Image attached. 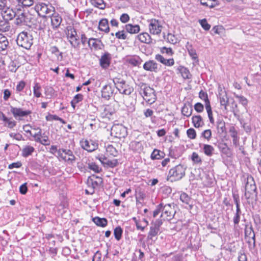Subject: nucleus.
<instances>
[{
  "label": "nucleus",
  "mask_w": 261,
  "mask_h": 261,
  "mask_svg": "<svg viewBox=\"0 0 261 261\" xmlns=\"http://www.w3.org/2000/svg\"><path fill=\"white\" fill-rule=\"evenodd\" d=\"M111 55L108 52L105 53L101 56L99 59V64L100 67L104 69L108 68L111 64Z\"/></svg>",
  "instance_id": "nucleus-15"
},
{
  "label": "nucleus",
  "mask_w": 261,
  "mask_h": 261,
  "mask_svg": "<svg viewBox=\"0 0 261 261\" xmlns=\"http://www.w3.org/2000/svg\"><path fill=\"white\" fill-rule=\"evenodd\" d=\"M51 26L53 27V29H58L62 21V18L61 16L59 14H51Z\"/></svg>",
  "instance_id": "nucleus-19"
},
{
  "label": "nucleus",
  "mask_w": 261,
  "mask_h": 261,
  "mask_svg": "<svg viewBox=\"0 0 261 261\" xmlns=\"http://www.w3.org/2000/svg\"><path fill=\"white\" fill-rule=\"evenodd\" d=\"M217 127L219 133H222L225 131V123L222 120H218L217 121Z\"/></svg>",
  "instance_id": "nucleus-37"
},
{
  "label": "nucleus",
  "mask_w": 261,
  "mask_h": 261,
  "mask_svg": "<svg viewBox=\"0 0 261 261\" xmlns=\"http://www.w3.org/2000/svg\"><path fill=\"white\" fill-rule=\"evenodd\" d=\"M34 9L39 16L45 17L46 15L51 13L53 11L54 8L50 5H46L43 3H40L35 5Z\"/></svg>",
  "instance_id": "nucleus-8"
},
{
  "label": "nucleus",
  "mask_w": 261,
  "mask_h": 261,
  "mask_svg": "<svg viewBox=\"0 0 261 261\" xmlns=\"http://www.w3.org/2000/svg\"><path fill=\"white\" fill-rule=\"evenodd\" d=\"M140 93L143 94L144 99L150 105L154 103L156 99L155 90L146 84L142 83L141 84Z\"/></svg>",
  "instance_id": "nucleus-1"
},
{
  "label": "nucleus",
  "mask_w": 261,
  "mask_h": 261,
  "mask_svg": "<svg viewBox=\"0 0 261 261\" xmlns=\"http://www.w3.org/2000/svg\"><path fill=\"white\" fill-rule=\"evenodd\" d=\"M36 131L37 132L34 134L32 133V135L31 136L33 137L34 141L37 142V141H40V138L42 137V130L40 127H37L36 128Z\"/></svg>",
  "instance_id": "nucleus-42"
},
{
  "label": "nucleus",
  "mask_w": 261,
  "mask_h": 261,
  "mask_svg": "<svg viewBox=\"0 0 261 261\" xmlns=\"http://www.w3.org/2000/svg\"><path fill=\"white\" fill-rule=\"evenodd\" d=\"M159 230V229L153 226H151L148 233V237H149L150 239H152V237L155 236L158 234Z\"/></svg>",
  "instance_id": "nucleus-48"
},
{
  "label": "nucleus",
  "mask_w": 261,
  "mask_h": 261,
  "mask_svg": "<svg viewBox=\"0 0 261 261\" xmlns=\"http://www.w3.org/2000/svg\"><path fill=\"white\" fill-rule=\"evenodd\" d=\"M202 136L207 140H210L212 137V132L210 129H206L204 130L202 133Z\"/></svg>",
  "instance_id": "nucleus-60"
},
{
  "label": "nucleus",
  "mask_w": 261,
  "mask_h": 261,
  "mask_svg": "<svg viewBox=\"0 0 261 261\" xmlns=\"http://www.w3.org/2000/svg\"><path fill=\"white\" fill-rule=\"evenodd\" d=\"M199 97L201 99L205 101V106H207L208 103L210 104L206 92L203 90H201L199 93Z\"/></svg>",
  "instance_id": "nucleus-44"
},
{
  "label": "nucleus",
  "mask_w": 261,
  "mask_h": 261,
  "mask_svg": "<svg viewBox=\"0 0 261 261\" xmlns=\"http://www.w3.org/2000/svg\"><path fill=\"white\" fill-rule=\"evenodd\" d=\"M10 111L15 118L25 117L32 113V112L30 110H23L21 108L13 107H11Z\"/></svg>",
  "instance_id": "nucleus-13"
},
{
  "label": "nucleus",
  "mask_w": 261,
  "mask_h": 261,
  "mask_svg": "<svg viewBox=\"0 0 261 261\" xmlns=\"http://www.w3.org/2000/svg\"><path fill=\"white\" fill-rule=\"evenodd\" d=\"M18 12L15 16L14 24L17 26L22 27L28 25L31 22L32 17L28 12H22L20 13L18 11H20L19 8H17Z\"/></svg>",
  "instance_id": "nucleus-3"
},
{
  "label": "nucleus",
  "mask_w": 261,
  "mask_h": 261,
  "mask_svg": "<svg viewBox=\"0 0 261 261\" xmlns=\"http://www.w3.org/2000/svg\"><path fill=\"white\" fill-rule=\"evenodd\" d=\"M68 39H69V41L72 47L74 48H77L79 47L80 41L77 36L74 37V38H68Z\"/></svg>",
  "instance_id": "nucleus-43"
},
{
  "label": "nucleus",
  "mask_w": 261,
  "mask_h": 261,
  "mask_svg": "<svg viewBox=\"0 0 261 261\" xmlns=\"http://www.w3.org/2000/svg\"><path fill=\"white\" fill-rule=\"evenodd\" d=\"M25 86V83L23 81H20L17 85L16 90L17 92H20L23 90Z\"/></svg>",
  "instance_id": "nucleus-61"
},
{
  "label": "nucleus",
  "mask_w": 261,
  "mask_h": 261,
  "mask_svg": "<svg viewBox=\"0 0 261 261\" xmlns=\"http://www.w3.org/2000/svg\"><path fill=\"white\" fill-rule=\"evenodd\" d=\"M199 23L201 25L202 28L205 31H208L211 28V25L208 24L207 22L206 19H202L201 20H199Z\"/></svg>",
  "instance_id": "nucleus-50"
},
{
  "label": "nucleus",
  "mask_w": 261,
  "mask_h": 261,
  "mask_svg": "<svg viewBox=\"0 0 261 261\" xmlns=\"http://www.w3.org/2000/svg\"><path fill=\"white\" fill-rule=\"evenodd\" d=\"M143 68L146 71L157 72L159 70L158 64L153 60H149L143 65Z\"/></svg>",
  "instance_id": "nucleus-16"
},
{
  "label": "nucleus",
  "mask_w": 261,
  "mask_h": 261,
  "mask_svg": "<svg viewBox=\"0 0 261 261\" xmlns=\"http://www.w3.org/2000/svg\"><path fill=\"white\" fill-rule=\"evenodd\" d=\"M205 109L207 112L208 117L211 123L213 124L214 123V119L213 117V113H212L211 105L208 103L207 105V106H205Z\"/></svg>",
  "instance_id": "nucleus-46"
},
{
  "label": "nucleus",
  "mask_w": 261,
  "mask_h": 261,
  "mask_svg": "<svg viewBox=\"0 0 261 261\" xmlns=\"http://www.w3.org/2000/svg\"><path fill=\"white\" fill-rule=\"evenodd\" d=\"M98 29L101 31L108 33L110 31L108 20L106 18H103L99 22Z\"/></svg>",
  "instance_id": "nucleus-23"
},
{
  "label": "nucleus",
  "mask_w": 261,
  "mask_h": 261,
  "mask_svg": "<svg viewBox=\"0 0 261 261\" xmlns=\"http://www.w3.org/2000/svg\"><path fill=\"white\" fill-rule=\"evenodd\" d=\"M115 36L117 38L119 39L125 40L127 38V35L124 33V31L123 30L121 31H118V32L116 33Z\"/></svg>",
  "instance_id": "nucleus-58"
},
{
  "label": "nucleus",
  "mask_w": 261,
  "mask_h": 261,
  "mask_svg": "<svg viewBox=\"0 0 261 261\" xmlns=\"http://www.w3.org/2000/svg\"><path fill=\"white\" fill-rule=\"evenodd\" d=\"M113 93V89L110 85H106L101 89V96L107 100L110 98Z\"/></svg>",
  "instance_id": "nucleus-18"
},
{
  "label": "nucleus",
  "mask_w": 261,
  "mask_h": 261,
  "mask_svg": "<svg viewBox=\"0 0 261 261\" xmlns=\"http://www.w3.org/2000/svg\"><path fill=\"white\" fill-rule=\"evenodd\" d=\"M188 137L191 139H194L196 137V133L194 128H190L187 130Z\"/></svg>",
  "instance_id": "nucleus-55"
},
{
  "label": "nucleus",
  "mask_w": 261,
  "mask_h": 261,
  "mask_svg": "<svg viewBox=\"0 0 261 261\" xmlns=\"http://www.w3.org/2000/svg\"><path fill=\"white\" fill-rule=\"evenodd\" d=\"M186 48L188 50L189 55L191 57L192 60H196L198 59V56L196 50L193 48L192 45L189 42H187L186 45Z\"/></svg>",
  "instance_id": "nucleus-22"
},
{
  "label": "nucleus",
  "mask_w": 261,
  "mask_h": 261,
  "mask_svg": "<svg viewBox=\"0 0 261 261\" xmlns=\"http://www.w3.org/2000/svg\"><path fill=\"white\" fill-rule=\"evenodd\" d=\"M167 39L169 42L173 44L177 42V38L174 35L171 33H168L167 34Z\"/></svg>",
  "instance_id": "nucleus-53"
},
{
  "label": "nucleus",
  "mask_w": 261,
  "mask_h": 261,
  "mask_svg": "<svg viewBox=\"0 0 261 261\" xmlns=\"http://www.w3.org/2000/svg\"><path fill=\"white\" fill-rule=\"evenodd\" d=\"M177 70L180 72L184 79H191L192 78V74L187 68L180 66L178 67Z\"/></svg>",
  "instance_id": "nucleus-24"
},
{
  "label": "nucleus",
  "mask_w": 261,
  "mask_h": 261,
  "mask_svg": "<svg viewBox=\"0 0 261 261\" xmlns=\"http://www.w3.org/2000/svg\"><path fill=\"white\" fill-rule=\"evenodd\" d=\"M245 196L246 199H249L253 194L256 195V187L253 178L250 176L247 178L245 187Z\"/></svg>",
  "instance_id": "nucleus-6"
},
{
  "label": "nucleus",
  "mask_w": 261,
  "mask_h": 261,
  "mask_svg": "<svg viewBox=\"0 0 261 261\" xmlns=\"http://www.w3.org/2000/svg\"><path fill=\"white\" fill-rule=\"evenodd\" d=\"M241 214H234L233 217V222L234 223V228H237L238 227L239 223L240 221Z\"/></svg>",
  "instance_id": "nucleus-56"
},
{
  "label": "nucleus",
  "mask_w": 261,
  "mask_h": 261,
  "mask_svg": "<svg viewBox=\"0 0 261 261\" xmlns=\"http://www.w3.org/2000/svg\"><path fill=\"white\" fill-rule=\"evenodd\" d=\"M162 211L163 213L161 215V217L165 216L166 219L169 220H171L175 214V211L172 207V205L171 204H167L164 206H163Z\"/></svg>",
  "instance_id": "nucleus-14"
},
{
  "label": "nucleus",
  "mask_w": 261,
  "mask_h": 261,
  "mask_svg": "<svg viewBox=\"0 0 261 261\" xmlns=\"http://www.w3.org/2000/svg\"><path fill=\"white\" fill-rule=\"evenodd\" d=\"M138 39L142 43L149 44L151 42V38L147 33H143L138 35Z\"/></svg>",
  "instance_id": "nucleus-27"
},
{
  "label": "nucleus",
  "mask_w": 261,
  "mask_h": 261,
  "mask_svg": "<svg viewBox=\"0 0 261 261\" xmlns=\"http://www.w3.org/2000/svg\"><path fill=\"white\" fill-rule=\"evenodd\" d=\"M193 109L192 106L185 105L181 109V113L187 117H190L192 113Z\"/></svg>",
  "instance_id": "nucleus-35"
},
{
  "label": "nucleus",
  "mask_w": 261,
  "mask_h": 261,
  "mask_svg": "<svg viewBox=\"0 0 261 261\" xmlns=\"http://www.w3.org/2000/svg\"><path fill=\"white\" fill-rule=\"evenodd\" d=\"M235 97L238 98L239 102L243 106H246L248 100L246 98L242 95H235Z\"/></svg>",
  "instance_id": "nucleus-59"
},
{
  "label": "nucleus",
  "mask_w": 261,
  "mask_h": 261,
  "mask_svg": "<svg viewBox=\"0 0 261 261\" xmlns=\"http://www.w3.org/2000/svg\"><path fill=\"white\" fill-rule=\"evenodd\" d=\"M16 42L18 46L29 49L33 44V37L29 33L23 31L18 34Z\"/></svg>",
  "instance_id": "nucleus-2"
},
{
  "label": "nucleus",
  "mask_w": 261,
  "mask_h": 261,
  "mask_svg": "<svg viewBox=\"0 0 261 261\" xmlns=\"http://www.w3.org/2000/svg\"><path fill=\"white\" fill-rule=\"evenodd\" d=\"M221 93L219 92V96L221 106L224 107V109L227 111V107L228 105V98L225 91L221 90Z\"/></svg>",
  "instance_id": "nucleus-21"
},
{
  "label": "nucleus",
  "mask_w": 261,
  "mask_h": 261,
  "mask_svg": "<svg viewBox=\"0 0 261 261\" xmlns=\"http://www.w3.org/2000/svg\"><path fill=\"white\" fill-rule=\"evenodd\" d=\"M101 163L107 167L114 168L118 164L117 159L109 160L106 158L103 159V161H101Z\"/></svg>",
  "instance_id": "nucleus-26"
},
{
  "label": "nucleus",
  "mask_w": 261,
  "mask_h": 261,
  "mask_svg": "<svg viewBox=\"0 0 261 261\" xmlns=\"http://www.w3.org/2000/svg\"><path fill=\"white\" fill-rule=\"evenodd\" d=\"M4 122L5 123L4 124L5 126L10 128H13L16 125V121L12 120L8 118H7V120H6Z\"/></svg>",
  "instance_id": "nucleus-52"
},
{
  "label": "nucleus",
  "mask_w": 261,
  "mask_h": 261,
  "mask_svg": "<svg viewBox=\"0 0 261 261\" xmlns=\"http://www.w3.org/2000/svg\"><path fill=\"white\" fill-rule=\"evenodd\" d=\"M161 52L162 54L166 53L168 55H172L173 54V51L171 48H167L166 47H163L161 49Z\"/></svg>",
  "instance_id": "nucleus-63"
},
{
  "label": "nucleus",
  "mask_w": 261,
  "mask_h": 261,
  "mask_svg": "<svg viewBox=\"0 0 261 261\" xmlns=\"http://www.w3.org/2000/svg\"><path fill=\"white\" fill-rule=\"evenodd\" d=\"M219 148L224 154H228L229 148L226 143H223L219 145Z\"/></svg>",
  "instance_id": "nucleus-62"
},
{
  "label": "nucleus",
  "mask_w": 261,
  "mask_h": 261,
  "mask_svg": "<svg viewBox=\"0 0 261 261\" xmlns=\"http://www.w3.org/2000/svg\"><path fill=\"white\" fill-rule=\"evenodd\" d=\"M67 35L68 38H74L77 36V33L74 28L70 27V28L67 29Z\"/></svg>",
  "instance_id": "nucleus-54"
},
{
  "label": "nucleus",
  "mask_w": 261,
  "mask_h": 261,
  "mask_svg": "<svg viewBox=\"0 0 261 261\" xmlns=\"http://www.w3.org/2000/svg\"><path fill=\"white\" fill-rule=\"evenodd\" d=\"M9 136L11 138H12L17 141L24 140L22 135L19 133H11L9 134Z\"/></svg>",
  "instance_id": "nucleus-57"
},
{
  "label": "nucleus",
  "mask_w": 261,
  "mask_h": 261,
  "mask_svg": "<svg viewBox=\"0 0 261 261\" xmlns=\"http://www.w3.org/2000/svg\"><path fill=\"white\" fill-rule=\"evenodd\" d=\"M18 7H29L32 6L34 0H16Z\"/></svg>",
  "instance_id": "nucleus-30"
},
{
  "label": "nucleus",
  "mask_w": 261,
  "mask_h": 261,
  "mask_svg": "<svg viewBox=\"0 0 261 261\" xmlns=\"http://www.w3.org/2000/svg\"><path fill=\"white\" fill-rule=\"evenodd\" d=\"M162 28V25L158 20L152 19L149 21V30L151 34L153 35L160 34Z\"/></svg>",
  "instance_id": "nucleus-10"
},
{
  "label": "nucleus",
  "mask_w": 261,
  "mask_h": 261,
  "mask_svg": "<svg viewBox=\"0 0 261 261\" xmlns=\"http://www.w3.org/2000/svg\"><path fill=\"white\" fill-rule=\"evenodd\" d=\"M88 168L95 173H99L101 170V169L94 163L89 164Z\"/></svg>",
  "instance_id": "nucleus-47"
},
{
  "label": "nucleus",
  "mask_w": 261,
  "mask_h": 261,
  "mask_svg": "<svg viewBox=\"0 0 261 261\" xmlns=\"http://www.w3.org/2000/svg\"><path fill=\"white\" fill-rule=\"evenodd\" d=\"M194 109L197 112L201 113L203 111V105L200 102H197L194 105Z\"/></svg>",
  "instance_id": "nucleus-64"
},
{
  "label": "nucleus",
  "mask_w": 261,
  "mask_h": 261,
  "mask_svg": "<svg viewBox=\"0 0 261 261\" xmlns=\"http://www.w3.org/2000/svg\"><path fill=\"white\" fill-rule=\"evenodd\" d=\"M41 86L38 83H35L33 87V93L36 97H40L41 96Z\"/></svg>",
  "instance_id": "nucleus-41"
},
{
  "label": "nucleus",
  "mask_w": 261,
  "mask_h": 261,
  "mask_svg": "<svg viewBox=\"0 0 261 261\" xmlns=\"http://www.w3.org/2000/svg\"><path fill=\"white\" fill-rule=\"evenodd\" d=\"M83 98V96L81 94H76L71 101V106L74 109L76 103L82 101Z\"/></svg>",
  "instance_id": "nucleus-40"
},
{
  "label": "nucleus",
  "mask_w": 261,
  "mask_h": 261,
  "mask_svg": "<svg viewBox=\"0 0 261 261\" xmlns=\"http://www.w3.org/2000/svg\"><path fill=\"white\" fill-rule=\"evenodd\" d=\"M111 134L115 138H124L127 135V128L122 124H114L112 127Z\"/></svg>",
  "instance_id": "nucleus-7"
},
{
  "label": "nucleus",
  "mask_w": 261,
  "mask_h": 261,
  "mask_svg": "<svg viewBox=\"0 0 261 261\" xmlns=\"http://www.w3.org/2000/svg\"><path fill=\"white\" fill-rule=\"evenodd\" d=\"M93 221L96 225L102 227L106 226L108 224V221L105 218H101L98 217H95L93 218Z\"/></svg>",
  "instance_id": "nucleus-28"
},
{
  "label": "nucleus",
  "mask_w": 261,
  "mask_h": 261,
  "mask_svg": "<svg viewBox=\"0 0 261 261\" xmlns=\"http://www.w3.org/2000/svg\"><path fill=\"white\" fill-rule=\"evenodd\" d=\"M125 29L127 32L130 34H136L140 31V26L139 25H133L132 24H127L125 25Z\"/></svg>",
  "instance_id": "nucleus-25"
},
{
  "label": "nucleus",
  "mask_w": 261,
  "mask_h": 261,
  "mask_svg": "<svg viewBox=\"0 0 261 261\" xmlns=\"http://www.w3.org/2000/svg\"><path fill=\"white\" fill-rule=\"evenodd\" d=\"M90 3L94 7L101 10H103L106 7V4L103 0H90Z\"/></svg>",
  "instance_id": "nucleus-29"
},
{
  "label": "nucleus",
  "mask_w": 261,
  "mask_h": 261,
  "mask_svg": "<svg viewBox=\"0 0 261 261\" xmlns=\"http://www.w3.org/2000/svg\"><path fill=\"white\" fill-rule=\"evenodd\" d=\"M186 168L180 164L171 169L169 172L168 176L172 178L171 180H178L181 179L185 174Z\"/></svg>",
  "instance_id": "nucleus-4"
},
{
  "label": "nucleus",
  "mask_w": 261,
  "mask_h": 261,
  "mask_svg": "<svg viewBox=\"0 0 261 261\" xmlns=\"http://www.w3.org/2000/svg\"><path fill=\"white\" fill-rule=\"evenodd\" d=\"M46 120L47 121L59 120L60 122H62V123H65V122L62 118L55 115L49 114L48 115L46 116Z\"/></svg>",
  "instance_id": "nucleus-51"
},
{
  "label": "nucleus",
  "mask_w": 261,
  "mask_h": 261,
  "mask_svg": "<svg viewBox=\"0 0 261 261\" xmlns=\"http://www.w3.org/2000/svg\"><path fill=\"white\" fill-rule=\"evenodd\" d=\"M130 148L134 151H138L141 149L142 144L138 141H132L129 144Z\"/></svg>",
  "instance_id": "nucleus-38"
},
{
  "label": "nucleus",
  "mask_w": 261,
  "mask_h": 261,
  "mask_svg": "<svg viewBox=\"0 0 261 261\" xmlns=\"http://www.w3.org/2000/svg\"><path fill=\"white\" fill-rule=\"evenodd\" d=\"M180 200L186 204H189L191 200L190 196L186 193H182L180 196Z\"/></svg>",
  "instance_id": "nucleus-45"
},
{
  "label": "nucleus",
  "mask_w": 261,
  "mask_h": 261,
  "mask_svg": "<svg viewBox=\"0 0 261 261\" xmlns=\"http://www.w3.org/2000/svg\"><path fill=\"white\" fill-rule=\"evenodd\" d=\"M122 233L123 230L120 226H117L114 229V234L117 241H119L121 239Z\"/></svg>",
  "instance_id": "nucleus-39"
},
{
  "label": "nucleus",
  "mask_w": 261,
  "mask_h": 261,
  "mask_svg": "<svg viewBox=\"0 0 261 261\" xmlns=\"http://www.w3.org/2000/svg\"><path fill=\"white\" fill-rule=\"evenodd\" d=\"M191 159L195 164H199L202 162L200 157L199 156L198 154L195 152L192 153Z\"/></svg>",
  "instance_id": "nucleus-49"
},
{
  "label": "nucleus",
  "mask_w": 261,
  "mask_h": 261,
  "mask_svg": "<svg viewBox=\"0 0 261 261\" xmlns=\"http://www.w3.org/2000/svg\"><path fill=\"white\" fill-rule=\"evenodd\" d=\"M58 155L66 162L72 163L75 159L72 151L69 149H60L58 151Z\"/></svg>",
  "instance_id": "nucleus-9"
},
{
  "label": "nucleus",
  "mask_w": 261,
  "mask_h": 261,
  "mask_svg": "<svg viewBox=\"0 0 261 261\" xmlns=\"http://www.w3.org/2000/svg\"><path fill=\"white\" fill-rule=\"evenodd\" d=\"M9 41L6 37L0 34V53L2 54L7 53Z\"/></svg>",
  "instance_id": "nucleus-20"
},
{
  "label": "nucleus",
  "mask_w": 261,
  "mask_h": 261,
  "mask_svg": "<svg viewBox=\"0 0 261 261\" xmlns=\"http://www.w3.org/2000/svg\"><path fill=\"white\" fill-rule=\"evenodd\" d=\"M164 152L158 149H154L151 154V158L152 160H159L163 158Z\"/></svg>",
  "instance_id": "nucleus-36"
},
{
  "label": "nucleus",
  "mask_w": 261,
  "mask_h": 261,
  "mask_svg": "<svg viewBox=\"0 0 261 261\" xmlns=\"http://www.w3.org/2000/svg\"><path fill=\"white\" fill-rule=\"evenodd\" d=\"M102 183V178L95 175L89 176L87 181L88 186L90 188H92L93 190L99 186Z\"/></svg>",
  "instance_id": "nucleus-12"
},
{
  "label": "nucleus",
  "mask_w": 261,
  "mask_h": 261,
  "mask_svg": "<svg viewBox=\"0 0 261 261\" xmlns=\"http://www.w3.org/2000/svg\"><path fill=\"white\" fill-rule=\"evenodd\" d=\"M82 147L88 151L92 152L98 148V144L97 141L93 140H85L81 142Z\"/></svg>",
  "instance_id": "nucleus-11"
},
{
  "label": "nucleus",
  "mask_w": 261,
  "mask_h": 261,
  "mask_svg": "<svg viewBox=\"0 0 261 261\" xmlns=\"http://www.w3.org/2000/svg\"><path fill=\"white\" fill-rule=\"evenodd\" d=\"M192 123L195 127H199L203 125L202 118L200 115L192 117Z\"/></svg>",
  "instance_id": "nucleus-31"
},
{
  "label": "nucleus",
  "mask_w": 261,
  "mask_h": 261,
  "mask_svg": "<svg viewBox=\"0 0 261 261\" xmlns=\"http://www.w3.org/2000/svg\"><path fill=\"white\" fill-rule=\"evenodd\" d=\"M3 11V16L7 20H12L14 17H15L17 14L16 10L10 8L9 6H8Z\"/></svg>",
  "instance_id": "nucleus-17"
},
{
  "label": "nucleus",
  "mask_w": 261,
  "mask_h": 261,
  "mask_svg": "<svg viewBox=\"0 0 261 261\" xmlns=\"http://www.w3.org/2000/svg\"><path fill=\"white\" fill-rule=\"evenodd\" d=\"M113 82L118 90L122 94L128 95L133 91V88L126 84L123 80L116 79Z\"/></svg>",
  "instance_id": "nucleus-5"
},
{
  "label": "nucleus",
  "mask_w": 261,
  "mask_h": 261,
  "mask_svg": "<svg viewBox=\"0 0 261 261\" xmlns=\"http://www.w3.org/2000/svg\"><path fill=\"white\" fill-rule=\"evenodd\" d=\"M11 25L8 20H3L0 21V31L6 32L10 30Z\"/></svg>",
  "instance_id": "nucleus-34"
},
{
  "label": "nucleus",
  "mask_w": 261,
  "mask_h": 261,
  "mask_svg": "<svg viewBox=\"0 0 261 261\" xmlns=\"http://www.w3.org/2000/svg\"><path fill=\"white\" fill-rule=\"evenodd\" d=\"M203 151L205 155L211 156L214 153V148L211 145L203 144Z\"/></svg>",
  "instance_id": "nucleus-32"
},
{
  "label": "nucleus",
  "mask_w": 261,
  "mask_h": 261,
  "mask_svg": "<svg viewBox=\"0 0 261 261\" xmlns=\"http://www.w3.org/2000/svg\"><path fill=\"white\" fill-rule=\"evenodd\" d=\"M35 151V148L31 146H25L22 150V155L24 158H27L31 155Z\"/></svg>",
  "instance_id": "nucleus-33"
}]
</instances>
